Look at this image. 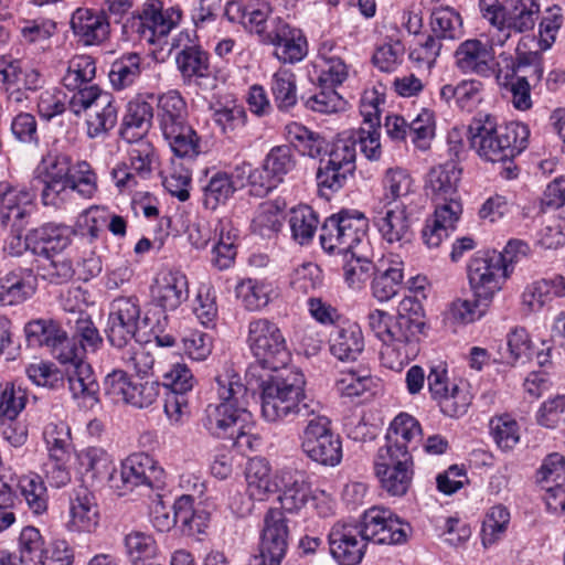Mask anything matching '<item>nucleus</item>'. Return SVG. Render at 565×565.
Returning a JSON list of instances; mask_svg holds the SVG:
<instances>
[{
  "label": "nucleus",
  "mask_w": 565,
  "mask_h": 565,
  "mask_svg": "<svg viewBox=\"0 0 565 565\" xmlns=\"http://www.w3.org/2000/svg\"><path fill=\"white\" fill-rule=\"evenodd\" d=\"M81 470L93 480H107L113 486L116 467L111 456L100 447H87L77 455Z\"/></svg>",
  "instance_id": "obj_52"
},
{
  "label": "nucleus",
  "mask_w": 565,
  "mask_h": 565,
  "mask_svg": "<svg viewBox=\"0 0 565 565\" xmlns=\"http://www.w3.org/2000/svg\"><path fill=\"white\" fill-rule=\"evenodd\" d=\"M75 316H65L64 322L71 338L86 352L96 353L103 345V338L87 311H77Z\"/></svg>",
  "instance_id": "obj_53"
},
{
  "label": "nucleus",
  "mask_w": 565,
  "mask_h": 565,
  "mask_svg": "<svg viewBox=\"0 0 565 565\" xmlns=\"http://www.w3.org/2000/svg\"><path fill=\"white\" fill-rule=\"evenodd\" d=\"M495 34L489 41L467 39L462 41L454 53L455 66L461 74H475L483 78L497 77L500 64L495 61Z\"/></svg>",
  "instance_id": "obj_22"
},
{
  "label": "nucleus",
  "mask_w": 565,
  "mask_h": 565,
  "mask_svg": "<svg viewBox=\"0 0 565 565\" xmlns=\"http://www.w3.org/2000/svg\"><path fill=\"white\" fill-rule=\"evenodd\" d=\"M192 312L205 328H214L218 319L217 296L211 282H201L192 301Z\"/></svg>",
  "instance_id": "obj_62"
},
{
  "label": "nucleus",
  "mask_w": 565,
  "mask_h": 565,
  "mask_svg": "<svg viewBox=\"0 0 565 565\" xmlns=\"http://www.w3.org/2000/svg\"><path fill=\"white\" fill-rule=\"evenodd\" d=\"M273 6L268 0H248L243 29L255 35L260 44L271 33Z\"/></svg>",
  "instance_id": "obj_59"
},
{
  "label": "nucleus",
  "mask_w": 565,
  "mask_h": 565,
  "mask_svg": "<svg viewBox=\"0 0 565 565\" xmlns=\"http://www.w3.org/2000/svg\"><path fill=\"white\" fill-rule=\"evenodd\" d=\"M175 63L184 83L207 78L210 54L201 45H185L177 55Z\"/></svg>",
  "instance_id": "obj_51"
},
{
  "label": "nucleus",
  "mask_w": 565,
  "mask_h": 565,
  "mask_svg": "<svg viewBox=\"0 0 565 565\" xmlns=\"http://www.w3.org/2000/svg\"><path fill=\"white\" fill-rule=\"evenodd\" d=\"M212 119L221 134L231 141H245L248 137V115L242 105L222 106L213 111Z\"/></svg>",
  "instance_id": "obj_48"
},
{
  "label": "nucleus",
  "mask_w": 565,
  "mask_h": 565,
  "mask_svg": "<svg viewBox=\"0 0 565 565\" xmlns=\"http://www.w3.org/2000/svg\"><path fill=\"white\" fill-rule=\"evenodd\" d=\"M328 342L331 355L341 362L356 361L365 345L361 326L349 318L332 328Z\"/></svg>",
  "instance_id": "obj_31"
},
{
  "label": "nucleus",
  "mask_w": 565,
  "mask_h": 565,
  "mask_svg": "<svg viewBox=\"0 0 565 565\" xmlns=\"http://www.w3.org/2000/svg\"><path fill=\"white\" fill-rule=\"evenodd\" d=\"M462 169L458 161L450 159L433 167L426 177V191L431 200L445 201L446 198L460 196L458 185Z\"/></svg>",
  "instance_id": "obj_38"
},
{
  "label": "nucleus",
  "mask_w": 565,
  "mask_h": 565,
  "mask_svg": "<svg viewBox=\"0 0 565 565\" xmlns=\"http://www.w3.org/2000/svg\"><path fill=\"white\" fill-rule=\"evenodd\" d=\"M497 250H478L467 265V276L473 297L484 300L489 305L493 296L502 288L509 278L503 275L499 265Z\"/></svg>",
  "instance_id": "obj_19"
},
{
  "label": "nucleus",
  "mask_w": 565,
  "mask_h": 565,
  "mask_svg": "<svg viewBox=\"0 0 565 565\" xmlns=\"http://www.w3.org/2000/svg\"><path fill=\"white\" fill-rule=\"evenodd\" d=\"M289 545L288 519L278 508H269L263 518L258 554L249 565H281Z\"/></svg>",
  "instance_id": "obj_16"
},
{
  "label": "nucleus",
  "mask_w": 565,
  "mask_h": 565,
  "mask_svg": "<svg viewBox=\"0 0 565 565\" xmlns=\"http://www.w3.org/2000/svg\"><path fill=\"white\" fill-rule=\"evenodd\" d=\"M57 32V23L53 19L39 17L26 19L20 28L21 41L26 45L45 50L51 45V38Z\"/></svg>",
  "instance_id": "obj_63"
},
{
  "label": "nucleus",
  "mask_w": 565,
  "mask_h": 565,
  "mask_svg": "<svg viewBox=\"0 0 565 565\" xmlns=\"http://www.w3.org/2000/svg\"><path fill=\"white\" fill-rule=\"evenodd\" d=\"M329 552L338 565H359L367 548L355 523L337 522L328 533Z\"/></svg>",
  "instance_id": "obj_24"
},
{
  "label": "nucleus",
  "mask_w": 565,
  "mask_h": 565,
  "mask_svg": "<svg viewBox=\"0 0 565 565\" xmlns=\"http://www.w3.org/2000/svg\"><path fill=\"white\" fill-rule=\"evenodd\" d=\"M246 344L257 363L246 370L249 384L258 369L278 371L290 360L287 340L279 326L269 318L254 317L248 321Z\"/></svg>",
  "instance_id": "obj_7"
},
{
  "label": "nucleus",
  "mask_w": 565,
  "mask_h": 565,
  "mask_svg": "<svg viewBox=\"0 0 565 565\" xmlns=\"http://www.w3.org/2000/svg\"><path fill=\"white\" fill-rule=\"evenodd\" d=\"M182 19L179 4L164 8L161 0H146L122 22L121 38L132 43L161 44Z\"/></svg>",
  "instance_id": "obj_6"
},
{
  "label": "nucleus",
  "mask_w": 565,
  "mask_h": 565,
  "mask_svg": "<svg viewBox=\"0 0 565 565\" xmlns=\"http://www.w3.org/2000/svg\"><path fill=\"white\" fill-rule=\"evenodd\" d=\"M273 284L266 279L243 278L235 286L236 299L247 311H260L271 300Z\"/></svg>",
  "instance_id": "obj_50"
},
{
  "label": "nucleus",
  "mask_w": 565,
  "mask_h": 565,
  "mask_svg": "<svg viewBox=\"0 0 565 565\" xmlns=\"http://www.w3.org/2000/svg\"><path fill=\"white\" fill-rule=\"evenodd\" d=\"M247 493L255 501H264L278 491L279 470L271 473L269 461L264 457L250 458L245 470Z\"/></svg>",
  "instance_id": "obj_40"
},
{
  "label": "nucleus",
  "mask_w": 565,
  "mask_h": 565,
  "mask_svg": "<svg viewBox=\"0 0 565 565\" xmlns=\"http://www.w3.org/2000/svg\"><path fill=\"white\" fill-rule=\"evenodd\" d=\"M71 30L79 43L85 46H98L111 35L110 17L102 9L78 7L70 20Z\"/></svg>",
  "instance_id": "obj_25"
},
{
  "label": "nucleus",
  "mask_w": 565,
  "mask_h": 565,
  "mask_svg": "<svg viewBox=\"0 0 565 565\" xmlns=\"http://www.w3.org/2000/svg\"><path fill=\"white\" fill-rule=\"evenodd\" d=\"M345 49L334 40L320 42L317 55L310 65L312 67L311 81L317 87H340L349 78L351 65L344 57Z\"/></svg>",
  "instance_id": "obj_21"
},
{
  "label": "nucleus",
  "mask_w": 565,
  "mask_h": 565,
  "mask_svg": "<svg viewBox=\"0 0 565 565\" xmlns=\"http://www.w3.org/2000/svg\"><path fill=\"white\" fill-rule=\"evenodd\" d=\"M370 220L358 210L342 209L320 227V245L330 255H348L366 237Z\"/></svg>",
  "instance_id": "obj_9"
},
{
  "label": "nucleus",
  "mask_w": 565,
  "mask_h": 565,
  "mask_svg": "<svg viewBox=\"0 0 565 565\" xmlns=\"http://www.w3.org/2000/svg\"><path fill=\"white\" fill-rule=\"evenodd\" d=\"M60 324L51 319H35L24 326L28 347L51 350L63 337Z\"/></svg>",
  "instance_id": "obj_64"
},
{
  "label": "nucleus",
  "mask_w": 565,
  "mask_h": 565,
  "mask_svg": "<svg viewBox=\"0 0 565 565\" xmlns=\"http://www.w3.org/2000/svg\"><path fill=\"white\" fill-rule=\"evenodd\" d=\"M43 440L51 459L70 458L73 448L71 427L56 417L51 418L43 428Z\"/></svg>",
  "instance_id": "obj_56"
},
{
  "label": "nucleus",
  "mask_w": 565,
  "mask_h": 565,
  "mask_svg": "<svg viewBox=\"0 0 565 565\" xmlns=\"http://www.w3.org/2000/svg\"><path fill=\"white\" fill-rule=\"evenodd\" d=\"M296 166L290 146L279 145L267 152L258 167L244 161L235 167V171L237 179H246L249 195L262 199L277 189Z\"/></svg>",
  "instance_id": "obj_8"
},
{
  "label": "nucleus",
  "mask_w": 565,
  "mask_h": 565,
  "mask_svg": "<svg viewBox=\"0 0 565 565\" xmlns=\"http://www.w3.org/2000/svg\"><path fill=\"white\" fill-rule=\"evenodd\" d=\"M503 66L498 68L497 78H523L536 87L543 79L544 63L537 52H520L516 57L500 55Z\"/></svg>",
  "instance_id": "obj_35"
},
{
  "label": "nucleus",
  "mask_w": 565,
  "mask_h": 565,
  "mask_svg": "<svg viewBox=\"0 0 565 565\" xmlns=\"http://www.w3.org/2000/svg\"><path fill=\"white\" fill-rule=\"evenodd\" d=\"M143 57L138 52H125L109 66L108 78L114 90L121 92L135 86L142 74Z\"/></svg>",
  "instance_id": "obj_46"
},
{
  "label": "nucleus",
  "mask_w": 565,
  "mask_h": 565,
  "mask_svg": "<svg viewBox=\"0 0 565 565\" xmlns=\"http://www.w3.org/2000/svg\"><path fill=\"white\" fill-rule=\"evenodd\" d=\"M280 482L278 486V500L281 504V511L289 513L299 512L308 502L311 487L303 472L282 468L279 469Z\"/></svg>",
  "instance_id": "obj_34"
},
{
  "label": "nucleus",
  "mask_w": 565,
  "mask_h": 565,
  "mask_svg": "<svg viewBox=\"0 0 565 565\" xmlns=\"http://www.w3.org/2000/svg\"><path fill=\"white\" fill-rule=\"evenodd\" d=\"M422 425L413 415L401 412L391 422L385 434V444L379 449L396 455H413L422 439Z\"/></svg>",
  "instance_id": "obj_29"
},
{
  "label": "nucleus",
  "mask_w": 565,
  "mask_h": 565,
  "mask_svg": "<svg viewBox=\"0 0 565 565\" xmlns=\"http://www.w3.org/2000/svg\"><path fill=\"white\" fill-rule=\"evenodd\" d=\"M68 503V530L78 533L95 531L100 518L95 493L87 486L78 484L71 490Z\"/></svg>",
  "instance_id": "obj_28"
},
{
  "label": "nucleus",
  "mask_w": 565,
  "mask_h": 565,
  "mask_svg": "<svg viewBox=\"0 0 565 565\" xmlns=\"http://www.w3.org/2000/svg\"><path fill=\"white\" fill-rule=\"evenodd\" d=\"M108 220V209L93 205L83 211L75 223V235L85 238L89 244L100 239L105 234Z\"/></svg>",
  "instance_id": "obj_61"
},
{
  "label": "nucleus",
  "mask_w": 565,
  "mask_h": 565,
  "mask_svg": "<svg viewBox=\"0 0 565 565\" xmlns=\"http://www.w3.org/2000/svg\"><path fill=\"white\" fill-rule=\"evenodd\" d=\"M374 473L380 487L391 497H403L414 477L413 455H396L379 449L374 457Z\"/></svg>",
  "instance_id": "obj_18"
},
{
  "label": "nucleus",
  "mask_w": 565,
  "mask_h": 565,
  "mask_svg": "<svg viewBox=\"0 0 565 565\" xmlns=\"http://www.w3.org/2000/svg\"><path fill=\"white\" fill-rule=\"evenodd\" d=\"M433 202L435 203L434 214L426 220L422 231L423 241L429 248L438 247L456 230L463 211L460 196L446 198L445 201L433 200Z\"/></svg>",
  "instance_id": "obj_26"
},
{
  "label": "nucleus",
  "mask_w": 565,
  "mask_h": 565,
  "mask_svg": "<svg viewBox=\"0 0 565 565\" xmlns=\"http://www.w3.org/2000/svg\"><path fill=\"white\" fill-rule=\"evenodd\" d=\"M301 449L321 466L335 467L342 460L341 437L332 430L331 420L319 413L308 418L301 435Z\"/></svg>",
  "instance_id": "obj_13"
},
{
  "label": "nucleus",
  "mask_w": 565,
  "mask_h": 565,
  "mask_svg": "<svg viewBox=\"0 0 565 565\" xmlns=\"http://www.w3.org/2000/svg\"><path fill=\"white\" fill-rule=\"evenodd\" d=\"M245 180L237 179L235 170L234 173L218 170L207 175L202 185L203 206L206 210L215 211L218 206L225 205L238 189L247 185Z\"/></svg>",
  "instance_id": "obj_39"
},
{
  "label": "nucleus",
  "mask_w": 565,
  "mask_h": 565,
  "mask_svg": "<svg viewBox=\"0 0 565 565\" xmlns=\"http://www.w3.org/2000/svg\"><path fill=\"white\" fill-rule=\"evenodd\" d=\"M489 434L498 449L509 452L520 443L521 427L511 414L504 413L490 418Z\"/></svg>",
  "instance_id": "obj_57"
},
{
  "label": "nucleus",
  "mask_w": 565,
  "mask_h": 565,
  "mask_svg": "<svg viewBox=\"0 0 565 565\" xmlns=\"http://www.w3.org/2000/svg\"><path fill=\"white\" fill-rule=\"evenodd\" d=\"M468 131L470 146L482 160L501 163L500 174L507 180L518 177L514 159L529 147L527 125L520 121L499 125L495 117L487 114L473 119Z\"/></svg>",
  "instance_id": "obj_2"
},
{
  "label": "nucleus",
  "mask_w": 565,
  "mask_h": 565,
  "mask_svg": "<svg viewBox=\"0 0 565 565\" xmlns=\"http://www.w3.org/2000/svg\"><path fill=\"white\" fill-rule=\"evenodd\" d=\"M371 222L381 238L390 245H402L412 238L411 218L405 204H390V201L375 203Z\"/></svg>",
  "instance_id": "obj_23"
},
{
  "label": "nucleus",
  "mask_w": 565,
  "mask_h": 565,
  "mask_svg": "<svg viewBox=\"0 0 565 565\" xmlns=\"http://www.w3.org/2000/svg\"><path fill=\"white\" fill-rule=\"evenodd\" d=\"M64 374L74 399L89 406L99 402V383L89 363L85 362L73 367H66Z\"/></svg>",
  "instance_id": "obj_42"
},
{
  "label": "nucleus",
  "mask_w": 565,
  "mask_h": 565,
  "mask_svg": "<svg viewBox=\"0 0 565 565\" xmlns=\"http://www.w3.org/2000/svg\"><path fill=\"white\" fill-rule=\"evenodd\" d=\"M286 215L277 201L263 202L250 223L252 233L262 238L276 237L284 227Z\"/></svg>",
  "instance_id": "obj_54"
},
{
  "label": "nucleus",
  "mask_w": 565,
  "mask_h": 565,
  "mask_svg": "<svg viewBox=\"0 0 565 565\" xmlns=\"http://www.w3.org/2000/svg\"><path fill=\"white\" fill-rule=\"evenodd\" d=\"M319 223V216L311 206L300 204L291 209L288 218L291 238L302 246L310 244L317 233Z\"/></svg>",
  "instance_id": "obj_58"
},
{
  "label": "nucleus",
  "mask_w": 565,
  "mask_h": 565,
  "mask_svg": "<svg viewBox=\"0 0 565 565\" xmlns=\"http://www.w3.org/2000/svg\"><path fill=\"white\" fill-rule=\"evenodd\" d=\"M153 118L154 108L151 103L140 96L129 100L120 122L119 136L127 142L145 140Z\"/></svg>",
  "instance_id": "obj_36"
},
{
  "label": "nucleus",
  "mask_w": 565,
  "mask_h": 565,
  "mask_svg": "<svg viewBox=\"0 0 565 565\" xmlns=\"http://www.w3.org/2000/svg\"><path fill=\"white\" fill-rule=\"evenodd\" d=\"M370 161L382 157L381 127H360L340 134L331 143L329 159H320L316 181L321 195L329 198L345 186L356 170V146Z\"/></svg>",
  "instance_id": "obj_1"
},
{
  "label": "nucleus",
  "mask_w": 565,
  "mask_h": 565,
  "mask_svg": "<svg viewBox=\"0 0 565 565\" xmlns=\"http://www.w3.org/2000/svg\"><path fill=\"white\" fill-rule=\"evenodd\" d=\"M285 138L291 150L311 159L329 156L331 149V145L322 134L298 121H290L285 126Z\"/></svg>",
  "instance_id": "obj_37"
},
{
  "label": "nucleus",
  "mask_w": 565,
  "mask_h": 565,
  "mask_svg": "<svg viewBox=\"0 0 565 565\" xmlns=\"http://www.w3.org/2000/svg\"><path fill=\"white\" fill-rule=\"evenodd\" d=\"M260 390L262 416L269 423L310 418L320 411V403L305 394L302 374L294 371L254 377Z\"/></svg>",
  "instance_id": "obj_3"
},
{
  "label": "nucleus",
  "mask_w": 565,
  "mask_h": 565,
  "mask_svg": "<svg viewBox=\"0 0 565 565\" xmlns=\"http://www.w3.org/2000/svg\"><path fill=\"white\" fill-rule=\"evenodd\" d=\"M103 388L113 403L145 409L157 402L161 384L159 381L147 377H134L126 371L117 369L105 376Z\"/></svg>",
  "instance_id": "obj_11"
},
{
  "label": "nucleus",
  "mask_w": 565,
  "mask_h": 565,
  "mask_svg": "<svg viewBox=\"0 0 565 565\" xmlns=\"http://www.w3.org/2000/svg\"><path fill=\"white\" fill-rule=\"evenodd\" d=\"M420 333L423 330L417 322L396 316L382 342V364L390 370L401 371L417 356Z\"/></svg>",
  "instance_id": "obj_12"
},
{
  "label": "nucleus",
  "mask_w": 565,
  "mask_h": 565,
  "mask_svg": "<svg viewBox=\"0 0 565 565\" xmlns=\"http://www.w3.org/2000/svg\"><path fill=\"white\" fill-rule=\"evenodd\" d=\"M269 89L279 113H290L298 104L297 75L290 68L279 67L273 73Z\"/></svg>",
  "instance_id": "obj_47"
},
{
  "label": "nucleus",
  "mask_w": 565,
  "mask_h": 565,
  "mask_svg": "<svg viewBox=\"0 0 565 565\" xmlns=\"http://www.w3.org/2000/svg\"><path fill=\"white\" fill-rule=\"evenodd\" d=\"M96 71V60L90 55L79 54L68 61L62 84L67 90L73 92L70 99L90 88H100L94 83Z\"/></svg>",
  "instance_id": "obj_43"
},
{
  "label": "nucleus",
  "mask_w": 565,
  "mask_h": 565,
  "mask_svg": "<svg viewBox=\"0 0 565 565\" xmlns=\"http://www.w3.org/2000/svg\"><path fill=\"white\" fill-rule=\"evenodd\" d=\"M430 30L440 40H458L463 33L461 14L451 7H437L430 14Z\"/></svg>",
  "instance_id": "obj_60"
},
{
  "label": "nucleus",
  "mask_w": 565,
  "mask_h": 565,
  "mask_svg": "<svg viewBox=\"0 0 565 565\" xmlns=\"http://www.w3.org/2000/svg\"><path fill=\"white\" fill-rule=\"evenodd\" d=\"M565 297V278L555 274L527 284L522 292V303L530 312H539L556 298Z\"/></svg>",
  "instance_id": "obj_41"
},
{
  "label": "nucleus",
  "mask_w": 565,
  "mask_h": 565,
  "mask_svg": "<svg viewBox=\"0 0 565 565\" xmlns=\"http://www.w3.org/2000/svg\"><path fill=\"white\" fill-rule=\"evenodd\" d=\"M17 490L34 515L47 512L50 497L46 484L39 473L29 471L18 476Z\"/></svg>",
  "instance_id": "obj_49"
},
{
  "label": "nucleus",
  "mask_w": 565,
  "mask_h": 565,
  "mask_svg": "<svg viewBox=\"0 0 565 565\" xmlns=\"http://www.w3.org/2000/svg\"><path fill=\"white\" fill-rule=\"evenodd\" d=\"M218 403H210L203 413V428L214 438L228 440L250 414L241 401L247 393L241 375L226 367L215 377Z\"/></svg>",
  "instance_id": "obj_4"
},
{
  "label": "nucleus",
  "mask_w": 565,
  "mask_h": 565,
  "mask_svg": "<svg viewBox=\"0 0 565 565\" xmlns=\"http://www.w3.org/2000/svg\"><path fill=\"white\" fill-rule=\"evenodd\" d=\"M164 470L146 452H134L121 461L120 475L115 476L111 488L120 497L131 493L138 487L153 489L163 481Z\"/></svg>",
  "instance_id": "obj_17"
},
{
  "label": "nucleus",
  "mask_w": 565,
  "mask_h": 565,
  "mask_svg": "<svg viewBox=\"0 0 565 565\" xmlns=\"http://www.w3.org/2000/svg\"><path fill=\"white\" fill-rule=\"evenodd\" d=\"M75 116L94 108L86 119V135L90 139L106 138L118 122L119 103L115 96L102 88H90L68 100Z\"/></svg>",
  "instance_id": "obj_10"
},
{
  "label": "nucleus",
  "mask_w": 565,
  "mask_h": 565,
  "mask_svg": "<svg viewBox=\"0 0 565 565\" xmlns=\"http://www.w3.org/2000/svg\"><path fill=\"white\" fill-rule=\"evenodd\" d=\"M73 160L65 152L49 150L33 171V178L42 185L41 202L45 206L61 207L66 201V181Z\"/></svg>",
  "instance_id": "obj_14"
},
{
  "label": "nucleus",
  "mask_w": 565,
  "mask_h": 565,
  "mask_svg": "<svg viewBox=\"0 0 565 565\" xmlns=\"http://www.w3.org/2000/svg\"><path fill=\"white\" fill-rule=\"evenodd\" d=\"M36 194L26 186H12L0 182V223L2 226L20 228L34 209Z\"/></svg>",
  "instance_id": "obj_27"
},
{
  "label": "nucleus",
  "mask_w": 565,
  "mask_h": 565,
  "mask_svg": "<svg viewBox=\"0 0 565 565\" xmlns=\"http://www.w3.org/2000/svg\"><path fill=\"white\" fill-rule=\"evenodd\" d=\"M540 3L537 0H507L504 24L495 34L494 43L503 46L512 32L524 33L532 31L539 19Z\"/></svg>",
  "instance_id": "obj_32"
},
{
  "label": "nucleus",
  "mask_w": 565,
  "mask_h": 565,
  "mask_svg": "<svg viewBox=\"0 0 565 565\" xmlns=\"http://www.w3.org/2000/svg\"><path fill=\"white\" fill-rule=\"evenodd\" d=\"M177 519L182 532L194 536L205 533L210 523V513L202 507H195L192 495L183 494L177 499Z\"/></svg>",
  "instance_id": "obj_55"
},
{
  "label": "nucleus",
  "mask_w": 565,
  "mask_h": 565,
  "mask_svg": "<svg viewBox=\"0 0 565 565\" xmlns=\"http://www.w3.org/2000/svg\"><path fill=\"white\" fill-rule=\"evenodd\" d=\"M156 100L154 117L158 128L172 153L181 159H193L201 153V137L189 121L185 98L178 89L149 95Z\"/></svg>",
  "instance_id": "obj_5"
},
{
  "label": "nucleus",
  "mask_w": 565,
  "mask_h": 565,
  "mask_svg": "<svg viewBox=\"0 0 565 565\" xmlns=\"http://www.w3.org/2000/svg\"><path fill=\"white\" fill-rule=\"evenodd\" d=\"M74 235V228L65 223H43L29 231L32 255L56 256L72 244Z\"/></svg>",
  "instance_id": "obj_30"
},
{
  "label": "nucleus",
  "mask_w": 565,
  "mask_h": 565,
  "mask_svg": "<svg viewBox=\"0 0 565 565\" xmlns=\"http://www.w3.org/2000/svg\"><path fill=\"white\" fill-rule=\"evenodd\" d=\"M33 277V268L19 267L0 277V306L12 307L25 302L35 287L28 280Z\"/></svg>",
  "instance_id": "obj_44"
},
{
  "label": "nucleus",
  "mask_w": 565,
  "mask_h": 565,
  "mask_svg": "<svg viewBox=\"0 0 565 565\" xmlns=\"http://www.w3.org/2000/svg\"><path fill=\"white\" fill-rule=\"evenodd\" d=\"M366 544L399 545L407 542L412 526L391 510L372 507L355 522Z\"/></svg>",
  "instance_id": "obj_15"
},
{
  "label": "nucleus",
  "mask_w": 565,
  "mask_h": 565,
  "mask_svg": "<svg viewBox=\"0 0 565 565\" xmlns=\"http://www.w3.org/2000/svg\"><path fill=\"white\" fill-rule=\"evenodd\" d=\"M263 45L273 46V55L281 64H298L309 53V42L305 31L280 15L271 19V33Z\"/></svg>",
  "instance_id": "obj_20"
},
{
  "label": "nucleus",
  "mask_w": 565,
  "mask_h": 565,
  "mask_svg": "<svg viewBox=\"0 0 565 565\" xmlns=\"http://www.w3.org/2000/svg\"><path fill=\"white\" fill-rule=\"evenodd\" d=\"M483 84L478 79H461L457 84H445L439 98L447 106L455 104L462 111L471 113L482 102Z\"/></svg>",
  "instance_id": "obj_45"
},
{
  "label": "nucleus",
  "mask_w": 565,
  "mask_h": 565,
  "mask_svg": "<svg viewBox=\"0 0 565 565\" xmlns=\"http://www.w3.org/2000/svg\"><path fill=\"white\" fill-rule=\"evenodd\" d=\"M150 291V302L174 311L189 298L188 277L181 270L162 273L154 279Z\"/></svg>",
  "instance_id": "obj_33"
}]
</instances>
